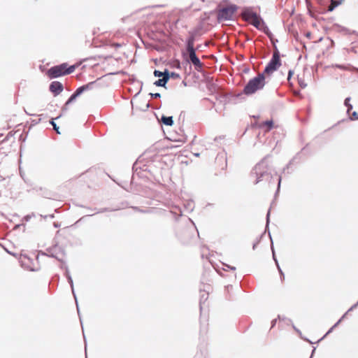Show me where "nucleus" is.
Masks as SVG:
<instances>
[{
	"mask_svg": "<svg viewBox=\"0 0 358 358\" xmlns=\"http://www.w3.org/2000/svg\"><path fill=\"white\" fill-rule=\"evenodd\" d=\"M243 17L245 21L248 22L256 28L262 29L264 27V23L262 19L256 13L245 11L243 13Z\"/></svg>",
	"mask_w": 358,
	"mask_h": 358,
	"instance_id": "39448f33",
	"label": "nucleus"
},
{
	"mask_svg": "<svg viewBox=\"0 0 358 358\" xmlns=\"http://www.w3.org/2000/svg\"><path fill=\"white\" fill-rule=\"evenodd\" d=\"M298 80H299V84L300 85L301 87L303 88L306 86V85L304 84L303 81L299 80V78H298Z\"/></svg>",
	"mask_w": 358,
	"mask_h": 358,
	"instance_id": "6ab92c4d",
	"label": "nucleus"
},
{
	"mask_svg": "<svg viewBox=\"0 0 358 358\" xmlns=\"http://www.w3.org/2000/svg\"><path fill=\"white\" fill-rule=\"evenodd\" d=\"M93 83H91L90 84H87L86 85H83L76 90V91L70 96V98L68 99V101L65 103L64 106L62 108V113H65L69 110V106L71 103H72L76 98L80 95L83 92L87 90L89 88L90 85L92 84Z\"/></svg>",
	"mask_w": 358,
	"mask_h": 358,
	"instance_id": "0eeeda50",
	"label": "nucleus"
},
{
	"mask_svg": "<svg viewBox=\"0 0 358 358\" xmlns=\"http://www.w3.org/2000/svg\"><path fill=\"white\" fill-rule=\"evenodd\" d=\"M264 167L266 169H267V167H268V164L266 162V158L263 159L259 163L256 164V166H255V170L256 171L257 173H258L259 171H260L262 170V168H264Z\"/></svg>",
	"mask_w": 358,
	"mask_h": 358,
	"instance_id": "9d476101",
	"label": "nucleus"
},
{
	"mask_svg": "<svg viewBox=\"0 0 358 358\" xmlns=\"http://www.w3.org/2000/svg\"><path fill=\"white\" fill-rule=\"evenodd\" d=\"M149 107L148 103L146 104V108H148Z\"/></svg>",
	"mask_w": 358,
	"mask_h": 358,
	"instance_id": "412c9836",
	"label": "nucleus"
},
{
	"mask_svg": "<svg viewBox=\"0 0 358 358\" xmlns=\"http://www.w3.org/2000/svg\"><path fill=\"white\" fill-rule=\"evenodd\" d=\"M77 66L78 65L69 66L67 63H63L49 69L46 72V75L50 79L56 78L71 74Z\"/></svg>",
	"mask_w": 358,
	"mask_h": 358,
	"instance_id": "f257e3e1",
	"label": "nucleus"
},
{
	"mask_svg": "<svg viewBox=\"0 0 358 358\" xmlns=\"http://www.w3.org/2000/svg\"><path fill=\"white\" fill-rule=\"evenodd\" d=\"M352 116L355 118V119H358V114L357 112H353L352 113Z\"/></svg>",
	"mask_w": 358,
	"mask_h": 358,
	"instance_id": "aec40b11",
	"label": "nucleus"
},
{
	"mask_svg": "<svg viewBox=\"0 0 358 358\" xmlns=\"http://www.w3.org/2000/svg\"><path fill=\"white\" fill-rule=\"evenodd\" d=\"M49 89L50 91L52 93H53L55 96H57L63 91L64 86L59 81H53L50 83Z\"/></svg>",
	"mask_w": 358,
	"mask_h": 358,
	"instance_id": "6e6552de",
	"label": "nucleus"
},
{
	"mask_svg": "<svg viewBox=\"0 0 358 358\" xmlns=\"http://www.w3.org/2000/svg\"><path fill=\"white\" fill-rule=\"evenodd\" d=\"M349 101H350V98H347L345 100V106L348 107V111L349 112L352 108V105H350L349 103Z\"/></svg>",
	"mask_w": 358,
	"mask_h": 358,
	"instance_id": "4468645a",
	"label": "nucleus"
},
{
	"mask_svg": "<svg viewBox=\"0 0 358 358\" xmlns=\"http://www.w3.org/2000/svg\"><path fill=\"white\" fill-rule=\"evenodd\" d=\"M292 74H293V71L292 70H289V73H288V77H287V80L289 82L290 81Z\"/></svg>",
	"mask_w": 358,
	"mask_h": 358,
	"instance_id": "a211bd4d",
	"label": "nucleus"
},
{
	"mask_svg": "<svg viewBox=\"0 0 358 358\" xmlns=\"http://www.w3.org/2000/svg\"><path fill=\"white\" fill-rule=\"evenodd\" d=\"M169 78H170L169 74H166V76H164V78L156 80L154 83V85L157 87H164L165 85L166 84V83L168 82V80H169Z\"/></svg>",
	"mask_w": 358,
	"mask_h": 358,
	"instance_id": "1a4fd4ad",
	"label": "nucleus"
},
{
	"mask_svg": "<svg viewBox=\"0 0 358 358\" xmlns=\"http://www.w3.org/2000/svg\"><path fill=\"white\" fill-rule=\"evenodd\" d=\"M265 83V76L264 73H259L256 77L249 80L243 89V93L246 95L252 94L263 89Z\"/></svg>",
	"mask_w": 358,
	"mask_h": 358,
	"instance_id": "f03ea898",
	"label": "nucleus"
},
{
	"mask_svg": "<svg viewBox=\"0 0 358 358\" xmlns=\"http://www.w3.org/2000/svg\"><path fill=\"white\" fill-rule=\"evenodd\" d=\"M51 124L53 126V128L59 134L60 132L59 131V127H57L56 124L54 122V121H51Z\"/></svg>",
	"mask_w": 358,
	"mask_h": 358,
	"instance_id": "dca6fc26",
	"label": "nucleus"
},
{
	"mask_svg": "<svg viewBox=\"0 0 358 358\" xmlns=\"http://www.w3.org/2000/svg\"><path fill=\"white\" fill-rule=\"evenodd\" d=\"M331 4L329 5L328 8L329 11H332L336 6H338L339 4H341V1H336V0H330Z\"/></svg>",
	"mask_w": 358,
	"mask_h": 358,
	"instance_id": "f8f14e48",
	"label": "nucleus"
},
{
	"mask_svg": "<svg viewBox=\"0 0 358 358\" xmlns=\"http://www.w3.org/2000/svg\"><path fill=\"white\" fill-rule=\"evenodd\" d=\"M273 122L272 120L266 121L264 123V124L266 125L268 127V129H271L273 127Z\"/></svg>",
	"mask_w": 358,
	"mask_h": 358,
	"instance_id": "2eb2a0df",
	"label": "nucleus"
},
{
	"mask_svg": "<svg viewBox=\"0 0 358 358\" xmlns=\"http://www.w3.org/2000/svg\"><path fill=\"white\" fill-rule=\"evenodd\" d=\"M280 65L281 61L280 58V52L278 50H275L271 61L268 62L262 73H264V76L265 74L270 76L275 71Z\"/></svg>",
	"mask_w": 358,
	"mask_h": 358,
	"instance_id": "20e7f679",
	"label": "nucleus"
},
{
	"mask_svg": "<svg viewBox=\"0 0 358 358\" xmlns=\"http://www.w3.org/2000/svg\"><path fill=\"white\" fill-rule=\"evenodd\" d=\"M187 52L189 55V59L196 68H201L203 64L196 55L194 49V38L190 37L187 41Z\"/></svg>",
	"mask_w": 358,
	"mask_h": 358,
	"instance_id": "7ed1b4c3",
	"label": "nucleus"
},
{
	"mask_svg": "<svg viewBox=\"0 0 358 358\" xmlns=\"http://www.w3.org/2000/svg\"><path fill=\"white\" fill-rule=\"evenodd\" d=\"M162 122L165 125H167V126H172L173 124V117L171 116H170V117L162 116Z\"/></svg>",
	"mask_w": 358,
	"mask_h": 358,
	"instance_id": "9b49d317",
	"label": "nucleus"
},
{
	"mask_svg": "<svg viewBox=\"0 0 358 358\" xmlns=\"http://www.w3.org/2000/svg\"><path fill=\"white\" fill-rule=\"evenodd\" d=\"M150 96H151V97L155 98V99L161 97V94L159 93H155V94L151 93Z\"/></svg>",
	"mask_w": 358,
	"mask_h": 358,
	"instance_id": "f3484780",
	"label": "nucleus"
},
{
	"mask_svg": "<svg viewBox=\"0 0 358 358\" xmlns=\"http://www.w3.org/2000/svg\"><path fill=\"white\" fill-rule=\"evenodd\" d=\"M236 8L233 6H229L222 8L219 11L217 19L220 22L230 20L233 18Z\"/></svg>",
	"mask_w": 358,
	"mask_h": 358,
	"instance_id": "423d86ee",
	"label": "nucleus"
},
{
	"mask_svg": "<svg viewBox=\"0 0 358 358\" xmlns=\"http://www.w3.org/2000/svg\"><path fill=\"white\" fill-rule=\"evenodd\" d=\"M166 74H169V71L166 70L164 72L159 71L158 70H155L154 76L155 77H163L166 76Z\"/></svg>",
	"mask_w": 358,
	"mask_h": 358,
	"instance_id": "ddd939ff",
	"label": "nucleus"
}]
</instances>
